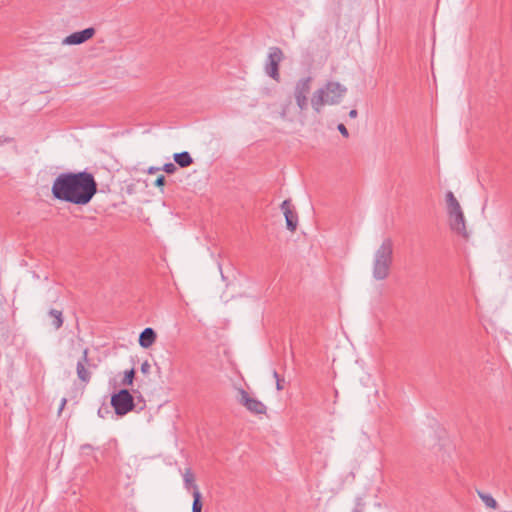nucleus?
<instances>
[{"label":"nucleus","instance_id":"nucleus-21","mask_svg":"<svg viewBox=\"0 0 512 512\" xmlns=\"http://www.w3.org/2000/svg\"><path fill=\"white\" fill-rule=\"evenodd\" d=\"M273 377L276 379V388L278 391H281L284 389L283 382L284 379H281L278 372L276 370L273 371Z\"/></svg>","mask_w":512,"mask_h":512},{"label":"nucleus","instance_id":"nucleus-30","mask_svg":"<svg viewBox=\"0 0 512 512\" xmlns=\"http://www.w3.org/2000/svg\"><path fill=\"white\" fill-rule=\"evenodd\" d=\"M358 115V112L356 109H352L350 112H349V117L350 118H356Z\"/></svg>","mask_w":512,"mask_h":512},{"label":"nucleus","instance_id":"nucleus-2","mask_svg":"<svg viewBox=\"0 0 512 512\" xmlns=\"http://www.w3.org/2000/svg\"><path fill=\"white\" fill-rule=\"evenodd\" d=\"M347 89L338 82H328L325 87L316 90L311 98V105L315 112L320 113L325 104H338Z\"/></svg>","mask_w":512,"mask_h":512},{"label":"nucleus","instance_id":"nucleus-10","mask_svg":"<svg viewBox=\"0 0 512 512\" xmlns=\"http://www.w3.org/2000/svg\"><path fill=\"white\" fill-rule=\"evenodd\" d=\"M95 34V29L93 27L86 28L81 31L74 32L67 37H65L62 41L64 45H80L90 38H92Z\"/></svg>","mask_w":512,"mask_h":512},{"label":"nucleus","instance_id":"nucleus-9","mask_svg":"<svg viewBox=\"0 0 512 512\" xmlns=\"http://www.w3.org/2000/svg\"><path fill=\"white\" fill-rule=\"evenodd\" d=\"M91 366L90 360L88 358V349L85 348L83 350L82 356L77 361L76 365V373L79 380L85 384L89 383L91 380L92 373L88 369Z\"/></svg>","mask_w":512,"mask_h":512},{"label":"nucleus","instance_id":"nucleus-31","mask_svg":"<svg viewBox=\"0 0 512 512\" xmlns=\"http://www.w3.org/2000/svg\"><path fill=\"white\" fill-rule=\"evenodd\" d=\"M10 141H11V139L3 137V136H0V145H2L4 143H7V142H10Z\"/></svg>","mask_w":512,"mask_h":512},{"label":"nucleus","instance_id":"nucleus-15","mask_svg":"<svg viewBox=\"0 0 512 512\" xmlns=\"http://www.w3.org/2000/svg\"><path fill=\"white\" fill-rule=\"evenodd\" d=\"M193 496V503H192V512H202V495L199 491L198 487H195L194 491L192 492Z\"/></svg>","mask_w":512,"mask_h":512},{"label":"nucleus","instance_id":"nucleus-17","mask_svg":"<svg viewBox=\"0 0 512 512\" xmlns=\"http://www.w3.org/2000/svg\"><path fill=\"white\" fill-rule=\"evenodd\" d=\"M478 496L483 501V503L492 509H495L497 507V501L493 498L492 495L484 493L482 491H477Z\"/></svg>","mask_w":512,"mask_h":512},{"label":"nucleus","instance_id":"nucleus-13","mask_svg":"<svg viewBox=\"0 0 512 512\" xmlns=\"http://www.w3.org/2000/svg\"><path fill=\"white\" fill-rule=\"evenodd\" d=\"M173 159L176 162V164L179 165L181 168L189 167L193 163V158L187 151L175 153L173 155Z\"/></svg>","mask_w":512,"mask_h":512},{"label":"nucleus","instance_id":"nucleus-14","mask_svg":"<svg viewBox=\"0 0 512 512\" xmlns=\"http://www.w3.org/2000/svg\"><path fill=\"white\" fill-rule=\"evenodd\" d=\"M446 201H447L448 215L450 213L462 210L458 200L455 198L454 194L451 191L447 192Z\"/></svg>","mask_w":512,"mask_h":512},{"label":"nucleus","instance_id":"nucleus-11","mask_svg":"<svg viewBox=\"0 0 512 512\" xmlns=\"http://www.w3.org/2000/svg\"><path fill=\"white\" fill-rule=\"evenodd\" d=\"M449 225L452 231L467 237V231L465 226V218L462 210L449 214Z\"/></svg>","mask_w":512,"mask_h":512},{"label":"nucleus","instance_id":"nucleus-18","mask_svg":"<svg viewBox=\"0 0 512 512\" xmlns=\"http://www.w3.org/2000/svg\"><path fill=\"white\" fill-rule=\"evenodd\" d=\"M183 480H184V485H185L186 489L193 488V490H194L195 487H198L195 484L194 475H193L191 469H189V468L185 470V473L183 474Z\"/></svg>","mask_w":512,"mask_h":512},{"label":"nucleus","instance_id":"nucleus-26","mask_svg":"<svg viewBox=\"0 0 512 512\" xmlns=\"http://www.w3.org/2000/svg\"><path fill=\"white\" fill-rule=\"evenodd\" d=\"M150 369H151V366L149 364L148 361H144L142 364H141V372L143 374H148L150 372Z\"/></svg>","mask_w":512,"mask_h":512},{"label":"nucleus","instance_id":"nucleus-1","mask_svg":"<svg viewBox=\"0 0 512 512\" xmlns=\"http://www.w3.org/2000/svg\"><path fill=\"white\" fill-rule=\"evenodd\" d=\"M97 191L94 175L86 170L60 173L51 187L53 199L79 206L90 203Z\"/></svg>","mask_w":512,"mask_h":512},{"label":"nucleus","instance_id":"nucleus-20","mask_svg":"<svg viewBox=\"0 0 512 512\" xmlns=\"http://www.w3.org/2000/svg\"><path fill=\"white\" fill-rule=\"evenodd\" d=\"M161 170L164 171L165 173L167 174H173L176 172L177 170V167L175 166V164L169 162V163H165L162 167H161Z\"/></svg>","mask_w":512,"mask_h":512},{"label":"nucleus","instance_id":"nucleus-4","mask_svg":"<svg viewBox=\"0 0 512 512\" xmlns=\"http://www.w3.org/2000/svg\"><path fill=\"white\" fill-rule=\"evenodd\" d=\"M111 406L116 415L124 416L135 408L134 398L127 389H121L111 395Z\"/></svg>","mask_w":512,"mask_h":512},{"label":"nucleus","instance_id":"nucleus-16","mask_svg":"<svg viewBox=\"0 0 512 512\" xmlns=\"http://www.w3.org/2000/svg\"><path fill=\"white\" fill-rule=\"evenodd\" d=\"M49 316L51 318H53V321H52V325L53 327L58 330L62 327L63 325V314H62V311L60 310H56V309H51L49 311Z\"/></svg>","mask_w":512,"mask_h":512},{"label":"nucleus","instance_id":"nucleus-8","mask_svg":"<svg viewBox=\"0 0 512 512\" xmlns=\"http://www.w3.org/2000/svg\"><path fill=\"white\" fill-rule=\"evenodd\" d=\"M286 221V227L289 231L294 232L298 226V215L291 203L290 199H286L280 206Z\"/></svg>","mask_w":512,"mask_h":512},{"label":"nucleus","instance_id":"nucleus-27","mask_svg":"<svg viewBox=\"0 0 512 512\" xmlns=\"http://www.w3.org/2000/svg\"><path fill=\"white\" fill-rule=\"evenodd\" d=\"M108 413H110V411H109L108 407H100V408L98 409V415H99V417H101V418H104V417H105V414H108Z\"/></svg>","mask_w":512,"mask_h":512},{"label":"nucleus","instance_id":"nucleus-6","mask_svg":"<svg viewBox=\"0 0 512 512\" xmlns=\"http://www.w3.org/2000/svg\"><path fill=\"white\" fill-rule=\"evenodd\" d=\"M284 58L283 51L279 47H270L265 64V72L275 81H279V65Z\"/></svg>","mask_w":512,"mask_h":512},{"label":"nucleus","instance_id":"nucleus-3","mask_svg":"<svg viewBox=\"0 0 512 512\" xmlns=\"http://www.w3.org/2000/svg\"><path fill=\"white\" fill-rule=\"evenodd\" d=\"M393 260V243L386 238L380 247L375 251L373 257V278L384 280L388 277Z\"/></svg>","mask_w":512,"mask_h":512},{"label":"nucleus","instance_id":"nucleus-19","mask_svg":"<svg viewBox=\"0 0 512 512\" xmlns=\"http://www.w3.org/2000/svg\"><path fill=\"white\" fill-rule=\"evenodd\" d=\"M135 369L131 368L130 370H126L124 372V377L121 381V384L123 386H131L133 384L134 378H135Z\"/></svg>","mask_w":512,"mask_h":512},{"label":"nucleus","instance_id":"nucleus-25","mask_svg":"<svg viewBox=\"0 0 512 512\" xmlns=\"http://www.w3.org/2000/svg\"><path fill=\"white\" fill-rule=\"evenodd\" d=\"M337 129H338V131H339V132H340L344 137H346V138H348V137H349V132H348V130H347V128L345 127V125H344V124H342V123L338 124Z\"/></svg>","mask_w":512,"mask_h":512},{"label":"nucleus","instance_id":"nucleus-22","mask_svg":"<svg viewBox=\"0 0 512 512\" xmlns=\"http://www.w3.org/2000/svg\"><path fill=\"white\" fill-rule=\"evenodd\" d=\"M80 450H81L82 454H88L90 451L99 450V448H94L90 444H83V445H81Z\"/></svg>","mask_w":512,"mask_h":512},{"label":"nucleus","instance_id":"nucleus-23","mask_svg":"<svg viewBox=\"0 0 512 512\" xmlns=\"http://www.w3.org/2000/svg\"><path fill=\"white\" fill-rule=\"evenodd\" d=\"M165 182H166V178H165V176H164V175H162V174H161V175H159V176L156 178V180H155V182H154V185H155L156 187L162 188V187L165 185Z\"/></svg>","mask_w":512,"mask_h":512},{"label":"nucleus","instance_id":"nucleus-7","mask_svg":"<svg viewBox=\"0 0 512 512\" xmlns=\"http://www.w3.org/2000/svg\"><path fill=\"white\" fill-rule=\"evenodd\" d=\"M238 402L253 414H265L266 406L258 399L251 397L244 389L238 390Z\"/></svg>","mask_w":512,"mask_h":512},{"label":"nucleus","instance_id":"nucleus-29","mask_svg":"<svg viewBox=\"0 0 512 512\" xmlns=\"http://www.w3.org/2000/svg\"><path fill=\"white\" fill-rule=\"evenodd\" d=\"M66 403H67L66 398H63V399L61 400V403H60L59 413H61V411L64 409V407H65Z\"/></svg>","mask_w":512,"mask_h":512},{"label":"nucleus","instance_id":"nucleus-24","mask_svg":"<svg viewBox=\"0 0 512 512\" xmlns=\"http://www.w3.org/2000/svg\"><path fill=\"white\" fill-rule=\"evenodd\" d=\"M363 509H364V503L362 501V498H357L356 506L352 512H363Z\"/></svg>","mask_w":512,"mask_h":512},{"label":"nucleus","instance_id":"nucleus-5","mask_svg":"<svg viewBox=\"0 0 512 512\" xmlns=\"http://www.w3.org/2000/svg\"><path fill=\"white\" fill-rule=\"evenodd\" d=\"M312 77L307 76L299 79L294 88V98L300 111H305L308 108V94L311 91Z\"/></svg>","mask_w":512,"mask_h":512},{"label":"nucleus","instance_id":"nucleus-28","mask_svg":"<svg viewBox=\"0 0 512 512\" xmlns=\"http://www.w3.org/2000/svg\"><path fill=\"white\" fill-rule=\"evenodd\" d=\"M158 171H161V167H150V168L148 169V173H149V174H154V173H156V172H158Z\"/></svg>","mask_w":512,"mask_h":512},{"label":"nucleus","instance_id":"nucleus-12","mask_svg":"<svg viewBox=\"0 0 512 512\" xmlns=\"http://www.w3.org/2000/svg\"><path fill=\"white\" fill-rule=\"evenodd\" d=\"M156 338L157 335L155 330L151 327H147L140 333L138 342L142 348L147 349L153 345V343L156 341Z\"/></svg>","mask_w":512,"mask_h":512}]
</instances>
